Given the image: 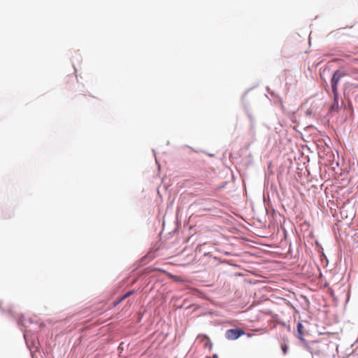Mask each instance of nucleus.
Here are the masks:
<instances>
[{"label":"nucleus","instance_id":"2","mask_svg":"<svg viewBox=\"0 0 358 358\" xmlns=\"http://www.w3.org/2000/svg\"><path fill=\"white\" fill-rule=\"evenodd\" d=\"M245 334V331L241 329H231L226 331L225 337L228 340L233 341L238 338Z\"/></svg>","mask_w":358,"mask_h":358},{"label":"nucleus","instance_id":"1","mask_svg":"<svg viewBox=\"0 0 358 358\" xmlns=\"http://www.w3.org/2000/svg\"><path fill=\"white\" fill-rule=\"evenodd\" d=\"M336 347V345L334 342L327 338H321L313 341L310 348L313 353L326 357L331 355Z\"/></svg>","mask_w":358,"mask_h":358},{"label":"nucleus","instance_id":"4","mask_svg":"<svg viewBox=\"0 0 358 358\" xmlns=\"http://www.w3.org/2000/svg\"><path fill=\"white\" fill-rule=\"evenodd\" d=\"M338 109V94H334V103L331 106V111H337Z\"/></svg>","mask_w":358,"mask_h":358},{"label":"nucleus","instance_id":"8","mask_svg":"<svg viewBox=\"0 0 358 358\" xmlns=\"http://www.w3.org/2000/svg\"><path fill=\"white\" fill-rule=\"evenodd\" d=\"M281 348L283 354L285 355L287 352L288 346L287 345H282Z\"/></svg>","mask_w":358,"mask_h":358},{"label":"nucleus","instance_id":"3","mask_svg":"<svg viewBox=\"0 0 358 358\" xmlns=\"http://www.w3.org/2000/svg\"><path fill=\"white\" fill-rule=\"evenodd\" d=\"M343 76V74L339 71H336L334 72L331 80V90L333 94H338L337 85Z\"/></svg>","mask_w":358,"mask_h":358},{"label":"nucleus","instance_id":"9","mask_svg":"<svg viewBox=\"0 0 358 358\" xmlns=\"http://www.w3.org/2000/svg\"><path fill=\"white\" fill-rule=\"evenodd\" d=\"M173 278H174V280H175L176 281H180V278H179L178 276H174V277H173Z\"/></svg>","mask_w":358,"mask_h":358},{"label":"nucleus","instance_id":"5","mask_svg":"<svg viewBox=\"0 0 358 358\" xmlns=\"http://www.w3.org/2000/svg\"><path fill=\"white\" fill-rule=\"evenodd\" d=\"M303 326L301 322L297 324V336L298 338L303 341Z\"/></svg>","mask_w":358,"mask_h":358},{"label":"nucleus","instance_id":"6","mask_svg":"<svg viewBox=\"0 0 358 358\" xmlns=\"http://www.w3.org/2000/svg\"><path fill=\"white\" fill-rule=\"evenodd\" d=\"M199 338L201 339V341L204 343L203 345L206 348L208 345V343L210 342V340H209V338L207 336H201L199 337Z\"/></svg>","mask_w":358,"mask_h":358},{"label":"nucleus","instance_id":"7","mask_svg":"<svg viewBox=\"0 0 358 358\" xmlns=\"http://www.w3.org/2000/svg\"><path fill=\"white\" fill-rule=\"evenodd\" d=\"M134 293V291H129L127 293H126L124 295H123L122 297L120 298V299L118 300V301L117 302V303H120L121 301H122L124 299H125L126 298L129 297V296H131L132 294Z\"/></svg>","mask_w":358,"mask_h":358}]
</instances>
